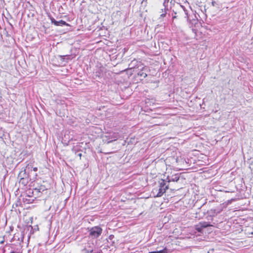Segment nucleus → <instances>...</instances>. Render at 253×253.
I'll return each instance as SVG.
<instances>
[{"label": "nucleus", "instance_id": "nucleus-23", "mask_svg": "<svg viewBox=\"0 0 253 253\" xmlns=\"http://www.w3.org/2000/svg\"><path fill=\"white\" fill-rule=\"evenodd\" d=\"M37 170H38V168L37 167H33L32 171H34V172H36Z\"/></svg>", "mask_w": 253, "mask_h": 253}, {"label": "nucleus", "instance_id": "nucleus-15", "mask_svg": "<svg viewBox=\"0 0 253 253\" xmlns=\"http://www.w3.org/2000/svg\"><path fill=\"white\" fill-rule=\"evenodd\" d=\"M28 230H30V233L33 234L35 231L38 230L39 229L38 226L37 225L35 226L34 228L32 226H29L27 227Z\"/></svg>", "mask_w": 253, "mask_h": 253}, {"label": "nucleus", "instance_id": "nucleus-22", "mask_svg": "<svg viewBox=\"0 0 253 253\" xmlns=\"http://www.w3.org/2000/svg\"><path fill=\"white\" fill-rule=\"evenodd\" d=\"M137 75L139 76H140L141 77L145 78L147 76V74L146 73H143L142 71H140L137 73Z\"/></svg>", "mask_w": 253, "mask_h": 253}, {"label": "nucleus", "instance_id": "nucleus-26", "mask_svg": "<svg viewBox=\"0 0 253 253\" xmlns=\"http://www.w3.org/2000/svg\"><path fill=\"white\" fill-rule=\"evenodd\" d=\"M113 237H114V235H111L109 236V238L110 239H112V238H113Z\"/></svg>", "mask_w": 253, "mask_h": 253}, {"label": "nucleus", "instance_id": "nucleus-6", "mask_svg": "<svg viewBox=\"0 0 253 253\" xmlns=\"http://www.w3.org/2000/svg\"><path fill=\"white\" fill-rule=\"evenodd\" d=\"M51 22L52 24H53L55 26H69L70 25L66 23L65 21H63L62 20H61L59 21H57L55 20L53 18H50Z\"/></svg>", "mask_w": 253, "mask_h": 253}, {"label": "nucleus", "instance_id": "nucleus-28", "mask_svg": "<svg viewBox=\"0 0 253 253\" xmlns=\"http://www.w3.org/2000/svg\"><path fill=\"white\" fill-rule=\"evenodd\" d=\"M131 68H135V67H133V66H132V67H131ZM129 70H131V69H129ZM128 71H129V70H127V72H128Z\"/></svg>", "mask_w": 253, "mask_h": 253}, {"label": "nucleus", "instance_id": "nucleus-3", "mask_svg": "<svg viewBox=\"0 0 253 253\" xmlns=\"http://www.w3.org/2000/svg\"><path fill=\"white\" fill-rule=\"evenodd\" d=\"M200 224L202 225L203 228H205L208 227L212 226L216 227L217 228H221L222 227V224L223 223L222 221H209L208 222H200Z\"/></svg>", "mask_w": 253, "mask_h": 253}, {"label": "nucleus", "instance_id": "nucleus-30", "mask_svg": "<svg viewBox=\"0 0 253 253\" xmlns=\"http://www.w3.org/2000/svg\"><path fill=\"white\" fill-rule=\"evenodd\" d=\"M100 70L102 72H103V70H102L101 69H100Z\"/></svg>", "mask_w": 253, "mask_h": 253}, {"label": "nucleus", "instance_id": "nucleus-24", "mask_svg": "<svg viewBox=\"0 0 253 253\" xmlns=\"http://www.w3.org/2000/svg\"><path fill=\"white\" fill-rule=\"evenodd\" d=\"M78 156H79L80 158H81L82 156V153H80L78 154Z\"/></svg>", "mask_w": 253, "mask_h": 253}, {"label": "nucleus", "instance_id": "nucleus-25", "mask_svg": "<svg viewBox=\"0 0 253 253\" xmlns=\"http://www.w3.org/2000/svg\"><path fill=\"white\" fill-rule=\"evenodd\" d=\"M165 16H166V13H164V14H161V17H165Z\"/></svg>", "mask_w": 253, "mask_h": 253}, {"label": "nucleus", "instance_id": "nucleus-31", "mask_svg": "<svg viewBox=\"0 0 253 253\" xmlns=\"http://www.w3.org/2000/svg\"><path fill=\"white\" fill-rule=\"evenodd\" d=\"M131 65V64H128L129 66H130Z\"/></svg>", "mask_w": 253, "mask_h": 253}, {"label": "nucleus", "instance_id": "nucleus-27", "mask_svg": "<svg viewBox=\"0 0 253 253\" xmlns=\"http://www.w3.org/2000/svg\"><path fill=\"white\" fill-rule=\"evenodd\" d=\"M159 188H161L160 187H159ZM162 189H165V192H166V190L167 189H165V187H161Z\"/></svg>", "mask_w": 253, "mask_h": 253}, {"label": "nucleus", "instance_id": "nucleus-9", "mask_svg": "<svg viewBox=\"0 0 253 253\" xmlns=\"http://www.w3.org/2000/svg\"><path fill=\"white\" fill-rule=\"evenodd\" d=\"M24 238V232H21L20 233H17L16 234H15L14 237H13V238L15 240H17L20 243L23 242Z\"/></svg>", "mask_w": 253, "mask_h": 253}, {"label": "nucleus", "instance_id": "nucleus-2", "mask_svg": "<svg viewBox=\"0 0 253 253\" xmlns=\"http://www.w3.org/2000/svg\"><path fill=\"white\" fill-rule=\"evenodd\" d=\"M88 229L89 237L92 239L98 238L102 233V229L99 226H95Z\"/></svg>", "mask_w": 253, "mask_h": 253}, {"label": "nucleus", "instance_id": "nucleus-11", "mask_svg": "<svg viewBox=\"0 0 253 253\" xmlns=\"http://www.w3.org/2000/svg\"><path fill=\"white\" fill-rule=\"evenodd\" d=\"M31 179H31V177H27V178H24V177L20 178V179H19V182L20 184H21L23 186H25L28 183L29 181Z\"/></svg>", "mask_w": 253, "mask_h": 253}, {"label": "nucleus", "instance_id": "nucleus-10", "mask_svg": "<svg viewBox=\"0 0 253 253\" xmlns=\"http://www.w3.org/2000/svg\"><path fill=\"white\" fill-rule=\"evenodd\" d=\"M31 177L30 173H29L25 169L23 170H21L19 174H18V178L20 179V178H27Z\"/></svg>", "mask_w": 253, "mask_h": 253}, {"label": "nucleus", "instance_id": "nucleus-7", "mask_svg": "<svg viewBox=\"0 0 253 253\" xmlns=\"http://www.w3.org/2000/svg\"><path fill=\"white\" fill-rule=\"evenodd\" d=\"M179 174L176 173L171 176H168L167 177V182L169 183L170 182H177L179 179Z\"/></svg>", "mask_w": 253, "mask_h": 253}, {"label": "nucleus", "instance_id": "nucleus-29", "mask_svg": "<svg viewBox=\"0 0 253 253\" xmlns=\"http://www.w3.org/2000/svg\"><path fill=\"white\" fill-rule=\"evenodd\" d=\"M30 238V235H29V236H28V241L29 240Z\"/></svg>", "mask_w": 253, "mask_h": 253}, {"label": "nucleus", "instance_id": "nucleus-4", "mask_svg": "<svg viewBox=\"0 0 253 253\" xmlns=\"http://www.w3.org/2000/svg\"><path fill=\"white\" fill-rule=\"evenodd\" d=\"M46 190L45 187L43 185H40L37 187H36L32 190V193L33 194L35 198L40 197L42 194V192Z\"/></svg>", "mask_w": 253, "mask_h": 253}, {"label": "nucleus", "instance_id": "nucleus-8", "mask_svg": "<svg viewBox=\"0 0 253 253\" xmlns=\"http://www.w3.org/2000/svg\"><path fill=\"white\" fill-rule=\"evenodd\" d=\"M33 164L32 163H29L28 164L25 169L31 175V176H32V175H33L34 176V177L33 178H35L36 177V176H37V174L36 173H33L32 172V170H33Z\"/></svg>", "mask_w": 253, "mask_h": 253}, {"label": "nucleus", "instance_id": "nucleus-21", "mask_svg": "<svg viewBox=\"0 0 253 253\" xmlns=\"http://www.w3.org/2000/svg\"><path fill=\"white\" fill-rule=\"evenodd\" d=\"M154 253H168V249L165 248L164 249L158 251H153Z\"/></svg>", "mask_w": 253, "mask_h": 253}, {"label": "nucleus", "instance_id": "nucleus-12", "mask_svg": "<svg viewBox=\"0 0 253 253\" xmlns=\"http://www.w3.org/2000/svg\"><path fill=\"white\" fill-rule=\"evenodd\" d=\"M167 182V178L166 179H162L159 183V187H165V189H168L169 185Z\"/></svg>", "mask_w": 253, "mask_h": 253}, {"label": "nucleus", "instance_id": "nucleus-14", "mask_svg": "<svg viewBox=\"0 0 253 253\" xmlns=\"http://www.w3.org/2000/svg\"><path fill=\"white\" fill-rule=\"evenodd\" d=\"M10 253H22V247L19 246L16 249H14Z\"/></svg>", "mask_w": 253, "mask_h": 253}, {"label": "nucleus", "instance_id": "nucleus-1", "mask_svg": "<svg viewBox=\"0 0 253 253\" xmlns=\"http://www.w3.org/2000/svg\"><path fill=\"white\" fill-rule=\"evenodd\" d=\"M223 210V206L222 205H220L217 207L215 209H212L210 210L207 211V219L208 221H220V220H218L216 219L217 217L216 215L217 214L220 213Z\"/></svg>", "mask_w": 253, "mask_h": 253}, {"label": "nucleus", "instance_id": "nucleus-19", "mask_svg": "<svg viewBox=\"0 0 253 253\" xmlns=\"http://www.w3.org/2000/svg\"><path fill=\"white\" fill-rule=\"evenodd\" d=\"M195 229L199 232H202V231L203 229V227H202V225L199 223V224L196 225Z\"/></svg>", "mask_w": 253, "mask_h": 253}, {"label": "nucleus", "instance_id": "nucleus-5", "mask_svg": "<svg viewBox=\"0 0 253 253\" xmlns=\"http://www.w3.org/2000/svg\"><path fill=\"white\" fill-rule=\"evenodd\" d=\"M118 139L117 135L115 133H107L103 138V141L107 144L112 142Z\"/></svg>", "mask_w": 253, "mask_h": 253}, {"label": "nucleus", "instance_id": "nucleus-20", "mask_svg": "<svg viewBox=\"0 0 253 253\" xmlns=\"http://www.w3.org/2000/svg\"><path fill=\"white\" fill-rule=\"evenodd\" d=\"M32 190L31 189H29V190H28L27 191V193H26V196H27L28 198H32L33 197H34V196H33V194L32 193Z\"/></svg>", "mask_w": 253, "mask_h": 253}, {"label": "nucleus", "instance_id": "nucleus-13", "mask_svg": "<svg viewBox=\"0 0 253 253\" xmlns=\"http://www.w3.org/2000/svg\"><path fill=\"white\" fill-rule=\"evenodd\" d=\"M34 201V200L32 198H28L26 196L23 198V201L25 204H28L32 203Z\"/></svg>", "mask_w": 253, "mask_h": 253}, {"label": "nucleus", "instance_id": "nucleus-16", "mask_svg": "<svg viewBox=\"0 0 253 253\" xmlns=\"http://www.w3.org/2000/svg\"><path fill=\"white\" fill-rule=\"evenodd\" d=\"M164 193H165V189H162V188H159L158 189V192L156 195V197H161Z\"/></svg>", "mask_w": 253, "mask_h": 253}, {"label": "nucleus", "instance_id": "nucleus-18", "mask_svg": "<svg viewBox=\"0 0 253 253\" xmlns=\"http://www.w3.org/2000/svg\"><path fill=\"white\" fill-rule=\"evenodd\" d=\"M82 253H92L93 252V249H84V248L81 250Z\"/></svg>", "mask_w": 253, "mask_h": 253}, {"label": "nucleus", "instance_id": "nucleus-17", "mask_svg": "<svg viewBox=\"0 0 253 253\" xmlns=\"http://www.w3.org/2000/svg\"><path fill=\"white\" fill-rule=\"evenodd\" d=\"M93 247H94V246L92 244H90L89 243H87L85 244L84 248V249H90L93 250Z\"/></svg>", "mask_w": 253, "mask_h": 253}]
</instances>
